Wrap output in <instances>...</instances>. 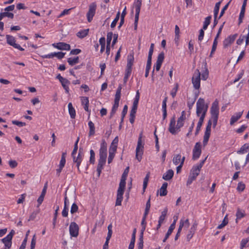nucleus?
Instances as JSON below:
<instances>
[{"instance_id": "37", "label": "nucleus", "mask_w": 249, "mask_h": 249, "mask_svg": "<svg viewBox=\"0 0 249 249\" xmlns=\"http://www.w3.org/2000/svg\"><path fill=\"white\" fill-rule=\"evenodd\" d=\"M168 209L167 208H165L164 210L162 212L161 215L159 217V221L160 223H162L163 221L165 219L166 215L167 213Z\"/></svg>"}, {"instance_id": "7", "label": "nucleus", "mask_w": 249, "mask_h": 249, "mask_svg": "<svg viewBox=\"0 0 249 249\" xmlns=\"http://www.w3.org/2000/svg\"><path fill=\"white\" fill-rule=\"evenodd\" d=\"M185 160V157H182L180 154L175 155L173 158L174 164L177 166L176 171H180L182 168Z\"/></svg>"}, {"instance_id": "17", "label": "nucleus", "mask_w": 249, "mask_h": 249, "mask_svg": "<svg viewBox=\"0 0 249 249\" xmlns=\"http://www.w3.org/2000/svg\"><path fill=\"white\" fill-rule=\"evenodd\" d=\"M53 46L60 50H67L69 51L71 49V46L69 44H67L64 42H59L57 43H53Z\"/></svg>"}, {"instance_id": "63", "label": "nucleus", "mask_w": 249, "mask_h": 249, "mask_svg": "<svg viewBox=\"0 0 249 249\" xmlns=\"http://www.w3.org/2000/svg\"><path fill=\"white\" fill-rule=\"evenodd\" d=\"M245 188V184L243 183L242 182H239L238 184V186L237 187V190L238 191L242 192L244 190Z\"/></svg>"}, {"instance_id": "20", "label": "nucleus", "mask_w": 249, "mask_h": 249, "mask_svg": "<svg viewBox=\"0 0 249 249\" xmlns=\"http://www.w3.org/2000/svg\"><path fill=\"white\" fill-rule=\"evenodd\" d=\"M185 119V111L181 112V115L178 119L177 124V130L179 131V129L184 125V120Z\"/></svg>"}, {"instance_id": "2", "label": "nucleus", "mask_w": 249, "mask_h": 249, "mask_svg": "<svg viewBox=\"0 0 249 249\" xmlns=\"http://www.w3.org/2000/svg\"><path fill=\"white\" fill-rule=\"evenodd\" d=\"M128 172H123L121 177V180L119 183V186L117 190V198L116 200L115 205L120 206L123 198V195L124 193L126 179L128 176Z\"/></svg>"}, {"instance_id": "53", "label": "nucleus", "mask_w": 249, "mask_h": 249, "mask_svg": "<svg viewBox=\"0 0 249 249\" xmlns=\"http://www.w3.org/2000/svg\"><path fill=\"white\" fill-rule=\"evenodd\" d=\"M227 215L225 217L223 220L222 221V222L218 225L217 227V229H221L223 228L224 227H225L228 223V220L227 218Z\"/></svg>"}, {"instance_id": "9", "label": "nucleus", "mask_w": 249, "mask_h": 249, "mask_svg": "<svg viewBox=\"0 0 249 249\" xmlns=\"http://www.w3.org/2000/svg\"><path fill=\"white\" fill-rule=\"evenodd\" d=\"M213 124V120L212 118L209 120L207 126L206 127L204 135L203 137V144L204 146H206L209 141V138L210 137L211 132V127Z\"/></svg>"}, {"instance_id": "27", "label": "nucleus", "mask_w": 249, "mask_h": 249, "mask_svg": "<svg viewBox=\"0 0 249 249\" xmlns=\"http://www.w3.org/2000/svg\"><path fill=\"white\" fill-rule=\"evenodd\" d=\"M88 126L89 129V136H91L94 135L95 132L94 124L91 121H89L88 122Z\"/></svg>"}, {"instance_id": "18", "label": "nucleus", "mask_w": 249, "mask_h": 249, "mask_svg": "<svg viewBox=\"0 0 249 249\" xmlns=\"http://www.w3.org/2000/svg\"><path fill=\"white\" fill-rule=\"evenodd\" d=\"M176 120L175 118H173L171 119L169 126V131L173 135H175L179 131L178 130H177V126H175Z\"/></svg>"}, {"instance_id": "6", "label": "nucleus", "mask_w": 249, "mask_h": 249, "mask_svg": "<svg viewBox=\"0 0 249 249\" xmlns=\"http://www.w3.org/2000/svg\"><path fill=\"white\" fill-rule=\"evenodd\" d=\"M71 156L73 158L74 165L77 167V169L79 171H80V170H82L83 169L80 168V166L84 156L83 149L81 148L79 149L78 154L77 156H76V154Z\"/></svg>"}, {"instance_id": "51", "label": "nucleus", "mask_w": 249, "mask_h": 249, "mask_svg": "<svg viewBox=\"0 0 249 249\" xmlns=\"http://www.w3.org/2000/svg\"><path fill=\"white\" fill-rule=\"evenodd\" d=\"M121 87L119 88L117 90V91H116V94H115L114 101L119 102L120 98H121Z\"/></svg>"}, {"instance_id": "45", "label": "nucleus", "mask_w": 249, "mask_h": 249, "mask_svg": "<svg viewBox=\"0 0 249 249\" xmlns=\"http://www.w3.org/2000/svg\"><path fill=\"white\" fill-rule=\"evenodd\" d=\"M132 71V68L126 67L125 72V75L124 77V80L126 81L128 77L130 76Z\"/></svg>"}, {"instance_id": "19", "label": "nucleus", "mask_w": 249, "mask_h": 249, "mask_svg": "<svg viewBox=\"0 0 249 249\" xmlns=\"http://www.w3.org/2000/svg\"><path fill=\"white\" fill-rule=\"evenodd\" d=\"M197 226V223L196 222H195L190 229L189 232L186 236L187 240L188 241H190V240L193 237L196 230Z\"/></svg>"}, {"instance_id": "21", "label": "nucleus", "mask_w": 249, "mask_h": 249, "mask_svg": "<svg viewBox=\"0 0 249 249\" xmlns=\"http://www.w3.org/2000/svg\"><path fill=\"white\" fill-rule=\"evenodd\" d=\"M199 172H193L191 173L188 177V180L187 181L186 185H190L194 180H196V177L198 176Z\"/></svg>"}, {"instance_id": "58", "label": "nucleus", "mask_w": 249, "mask_h": 249, "mask_svg": "<svg viewBox=\"0 0 249 249\" xmlns=\"http://www.w3.org/2000/svg\"><path fill=\"white\" fill-rule=\"evenodd\" d=\"M12 124H15L19 127H23L26 125V123L24 122H20L18 121L13 120L12 122Z\"/></svg>"}, {"instance_id": "42", "label": "nucleus", "mask_w": 249, "mask_h": 249, "mask_svg": "<svg viewBox=\"0 0 249 249\" xmlns=\"http://www.w3.org/2000/svg\"><path fill=\"white\" fill-rule=\"evenodd\" d=\"M59 207L58 206L56 207V210H55V212L54 213V216L53 220V229H54L55 228V225L56 222V219L58 215V211L59 210Z\"/></svg>"}, {"instance_id": "56", "label": "nucleus", "mask_w": 249, "mask_h": 249, "mask_svg": "<svg viewBox=\"0 0 249 249\" xmlns=\"http://www.w3.org/2000/svg\"><path fill=\"white\" fill-rule=\"evenodd\" d=\"M113 35H114L112 32H109L107 33V45H110Z\"/></svg>"}, {"instance_id": "28", "label": "nucleus", "mask_w": 249, "mask_h": 249, "mask_svg": "<svg viewBox=\"0 0 249 249\" xmlns=\"http://www.w3.org/2000/svg\"><path fill=\"white\" fill-rule=\"evenodd\" d=\"M89 30L88 29L82 30L79 31L76 34V35L78 37H79L80 38H83L88 35V34L89 33Z\"/></svg>"}, {"instance_id": "39", "label": "nucleus", "mask_w": 249, "mask_h": 249, "mask_svg": "<svg viewBox=\"0 0 249 249\" xmlns=\"http://www.w3.org/2000/svg\"><path fill=\"white\" fill-rule=\"evenodd\" d=\"M174 172H166L162 176V178L165 180H169L172 178Z\"/></svg>"}, {"instance_id": "1", "label": "nucleus", "mask_w": 249, "mask_h": 249, "mask_svg": "<svg viewBox=\"0 0 249 249\" xmlns=\"http://www.w3.org/2000/svg\"><path fill=\"white\" fill-rule=\"evenodd\" d=\"M107 158V143L103 140L100 144L99 149V159L97 168V171H101L104 165L105 164Z\"/></svg>"}, {"instance_id": "62", "label": "nucleus", "mask_w": 249, "mask_h": 249, "mask_svg": "<svg viewBox=\"0 0 249 249\" xmlns=\"http://www.w3.org/2000/svg\"><path fill=\"white\" fill-rule=\"evenodd\" d=\"M164 58V55L163 53H161L159 54L157 60V62L162 63Z\"/></svg>"}, {"instance_id": "49", "label": "nucleus", "mask_w": 249, "mask_h": 249, "mask_svg": "<svg viewBox=\"0 0 249 249\" xmlns=\"http://www.w3.org/2000/svg\"><path fill=\"white\" fill-rule=\"evenodd\" d=\"M217 39H216V37L214 38V41L213 42V46H212V50H211V54H210V56H212V54L215 51V50L216 49V47H217V43H218Z\"/></svg>"}, {"instance_id": "3", "label": "nucleus", "mask_w": 249, "mask_h": 249, "mask_svg": "<svg viewBox=\"0 0 249 249\" xmlns=\"http://www.w3.org/2000/svg\"><path fill=\"white\" fill-rule=\"evenodd\" d=\"M196 113L200 119H204L208 110V106L205 104L204 99L200 98L198 99L196 104Z\"/></svg>"}, {"instance_id": "12", "label": "nucleus", "mask_w": 249, "mask_h": 249, "mask_svg": "<svg viewBox=\"0 0 249 249\" xmlns=\"http://www.w3.org/2000/svg\"><path fill=\"white\" fill-rule=\"evenodd\" d=\"M6 42L8 44L12 46L14 48L17 49L21 51H24V49L22 48L20 45L16 43V40L15 38L12 36L7 35L6 36Z\"/></svg>"}, {"instance_id": "48", "label": "nucleus", "mask_w": 249, "mask_h": 249, "mask_svg": "<svg viewBox=\"0 0 249 249\" xmlns=\"http://www.w3.org/2000/svg\"><path fill=\"white\" fill-rule=\"evenodd\" d=\"M178 88V84L176 83L175 85V87L171 90L170 94L172 96L173 98H174L177 94Z\"/></svg>"}, {"instance_id": "11", "label": "nucleus", "mask_w": 249, "mask_h": 249, "mask_svg": "<svg viewBox=\"0 0 249 249\" xmlns=\"http://www.w3.org/2000/svg\"><path fill=\"white\" fill-rule=\"evenodd\" d=\"M56 79H57L59 82L61 83L62 86L65 89V92L67 94L69 93L70 92V88L69 86L70 85V81H69L67 79L63 77L60 74H57L56 76Z\"/></svg>"}, {"instance_id": "44", "label": "nucleus", "mask_w": 249, "mask_h": 249, "mask_svg": "<svg viewBox=\"0 0 249 249\" xmlns=\"http://www.w3.org/2000/svg\"><path fill=\"white\" fill-rule=\"evenodd\" d=\"M89 161L90 163L93 164L95 161V153L93 150H90V157Z\"/></svg>"}, {"instance_id": "10", "label": "nucleus", "mask_w": 249, "mask_h": 249, "mask_svg": "<svg viewBox=\"0 0 249 249\" xmlns=\"http://www.w3.org/2000/svg\"><path fill=\"white\" fill-rule=\"evenodd\" d=\"M97 9V4L95 2H92L89 5V10L87 13V18L88 22H90L95 14Z\"/></svg>"}, {"instance_id": "35", "label": "nucleus", "mask_w": 249, "mask_h": 249, "mask_svg": "<svg viewBox=\"0 0 249 249\" xmlns=\"http://www.w3.org/2000/svg\"><path fill=\"white\" fill-rule=\"evenodd\" d=\"M220 4H221L220 1L216 3L214 8L213 13H214V18H215V21H216V18L217 17V15H218V14L219 12Z\"/></svg>"}, {"instance_id": "47", "label": "nucleus", "mask_w": 249, "mask_h": 249, "mask_svg": "<svg viewBox=\"0 0 249 249\" xmlns=\"http://www.w3.org/2000/svg\"><path fill=\"white\" fill-rule=\"evenodd\" d=\"M150 207H151V204H150V196L146 203L145 209V211H144V214H145V215H148L149 210H150Z\"/></svg>"}, {"instance_id": "22", "label": "nucleus", "mask_w": 249, "mask_h": 249, "mask_svg": "<svg viewBox=\"0 0 249 249\" xmlns=\"http://www.w3.org/2000/svg\"><path fill=\"white\" fill-rule=\"evenodd\" d=\"M243 111L236 113L232 115L231 118L230 124L233 125L234 123L237 121L242 116Z\"/></svg>"}, {"instance_id": "8", "label": "nucleus", "mask_w": 249, "mask_h": 249, "mask_svg": "<svg viewBox=\"0 0 249 249\" xmlns=\"http://www.w3.org/2000/svg\"><path fill=\"white\" fill-rule=\"evenodd\" d=\"M200 75L199 71L196 69L193 75L192 82L195 89L199 90L200 87Z\"/></svg>"}, {"instance_id": "25", "label": "nucleus", "mask_w": 249, "mask_h": 249, "mask_svg": "<svg viewBox=\"0 0 249 249\" xmlns=\"http://www.w3.org/2000/svg\"><path fill=\"white\" fill-rule=\"evenodd\" d=\"M68 109L70 115L72 119H74L75 117L76 113L74 108L72 107V105L71 103L68 104Z\"/></svg>"}, {"instance_id": "41", "label": "nucleus", "mask_w": 249, "mask_h": 249, "mask_svg": "<svg viewBox=\"0 0 249 249\" xmlns=\"http://www.w3.org/2000/svg\"><path fill=\"white\" fill-rule=\"evenodd\" d=\"M211 16H208L205 18V20L203 22V29L204 30H206L208 25L210 24L211 22Z\"/></svg>"}, {"instance_id": "36", "label": "nucleus", "mask_w": 249, "mask_h": 249, "mask_svg": "<svg viewBox=\"0 0 249 249\" xmlns=\"http://www.w3.org/2000/svg\"><path fill=\"white\" fill-rule=\"evenodd\" d=\"M201 75L203 80H206L209 77V71L206 65H205L204 70L202 72Z\"/></svg>"}, {"instance_id": "59", "label": "nucleus", "mask_w": 249, "mask_h": 249, "mask_svg": "<svg viewBox=\"0 0 249 249\" xmlns=\"http://www.w3.org/2000/svg\"><path fill=\"white\" fill-rule=\"evenodd\" d=\"M183 224V227L185 228H188L190 225V223L188 219H186L185 220L181 219L180 221L179 224Z\"/></svg>"}, {"instance_id": "54", "label": "nucleus", "mask_w": 249, "mask_h": 249, "mask_svg": "<svg viewBox=\"0 0 249 249\" xmlns=\"http://www.w3.org/2000/svg\"><path fill=\"white\" fill-rule=\"evenodd\" d=\"M65 163L66 160L61 159L58 166V169L56 170V171H61L64 167Z\"/></svg>"}, {"instance_id": "46", "label": "nucleus", "mask_w": 249, "mask_h": 249, "mask_svg": "<svg viewBox=\"0 0 249 249\" xmlns=\"http://www.w3.org/2000/svg\"><path fill=\"white\" fill-rule=\"evenodd\" d=\"M205 160H206V159L205 160H202L199 164H196V165L194 166L193 168V171H199L201 169L203 164H204V162H205Z\"/></svg>"}, {"instance_id": "38", "label": "nucleus", "mask_w": 249, "mask_h": 249, "mask_svg": "<svg viewBox=\"0 0 249 249\" xmlns=\"http://www.w3.org/2000/svg\"><path fill=\"white\" fill-rule=\"evenodd\" d=\"M204 120V119H202H202L199 118L198 122L197 123L196 130V132H195L196 135H197L199 133V132L201 129V127L202 125Z\"/></svg>"}, {"instance_id": "55", "label": "nucleus", "mask_w": 249, "mask_h": 249, "mask_svg": "<svg viewBox=\"0 0 249 249\" xmlns=\"http://www.w3.org/2000/svg\"><path fill=\"white\" fill-rule=\"evenodd\" d=\"M174 229H172V228L169 227V228L167 232V233L165 234V237L163 240V242H165L167 239L169 238V236L172 233L173 230Z\"/></svg>"}, {"instance_id": "43", "label": "nucleus", "mask_w": 249, "mask_h": 249, "mask_svg": "<svg viewBox=\"0 0 249 249\" xmlns=\"http://www.w3.org/2000/svg\"><path fill=\"white\" fill-rule=\"evenodd\" d=\"M120 15V12H118L115 18L111 23L110 27L111 28H114L116 26V24L119 19Z\"/></svg>"}, {"instance_id": "24", "label": "nucleus", "mask_w": 249, "mask_h": 249, "mask_svg": "<svg viewBox=\"0 0 249 249\" xmlns=\"http://www.w3.org/2000/svg\"><path fill=\"white\" fill-rule=\"evenodd\" d=\"M117 150H115L114 148H109V156L108 157V163H110L114 158L115 153Z\"/></svg>"}, {"instance_id": "32", "label": "nucleus", "mask_w": 249, "mask_h": 249, "mask_svg": "<svg viewBox=\"0 0 249 249\" xmlns=\"http://www.w3.org/2000/svg\"><path fill=\"white\" fill-rule=\"evenodd\" d=\"M139 100H140V93H139V91L138 90L136 92L135 97L133 102V105L132 107H134V108H138Z\"/></svg>"}, {"instance_id": "61", "label": "nucleus", "mask_w": 249, "mask_h": 249, "mask_svg": "<svg viewBox=\"0 0 249 249\" xmlns=\"http://www.w3.org/2000/svg\"><path fill=\"white\" fill-rule=\"evenodd\" d=\"M249 238L243 239L241 242L240 249H243L246 246V245L249 242Z\"/></svg>"}, {"instance_id": "57", "label": "nucleus", "mask_w": 249, "mask_h": 249, "mask_svg": "<svg viewBox=\"0 0 249 249\" xmlns=\"http://www.w3.org/2000/svg\"><path fill=\"white\" fill-rule=\"evenodd\" d=\"M78 210V207L75 203H73L71 208V213L73 214L77 212Z\"/></svg>"}, {"instance_id": "50", "label": "nucleus", "mask_w": 249, "mask_h": 249, "mask_svg": "<svg viewBox=\"0 0 249 249\" xmlns=\"http://www.w3.org/2000/svg\"><path fill=\"white\" fill-rule=\"evenodd\" d=\"M118 142V138L116 137L112 142L109 148H114L115 150H117Z\"/></svg>"}, {"instance_id": "23", "label": "nucleus", "mask_w": 249, "mask_h": 249, "mask_svg": "<svg viewBox=\"0 0 249 249\" xmlns=\"http://www.w3.org/2000/svg\"><path fill=\"white\" fill-rule=\"evenodd\" d=\"M12 238L7 235L5 237L2 239L1 241L7 248L10 249L12 246Z\"/></svg>"}, {"instance_id": "33", "label": "nucleus", "mask_w": 249, "mask_h": 249, "mask_svg": "<svg viewBox=\"0 0 249 249\" xmlns=\"http://www.w3.org/2000/svg\"><path fill=\"white\" fill-rule=\"evenodd\" d=\"M79 58L78 56H76L73 58L70 57L68 59V62L71 66H73L74 65L77 64L79 62Z\"/></svg>"}, {"instance_id": "60", "label": "nucleus", "mask_w": 249, "mask_h": 249, "mask_svg": "<svg viewBox=\"0 0 249 249\" xmlns=\"http://www.w3.org/2000/svg\"><path fill=\"white\" fill-rule=\"evenodd\" d=\"M39 213V210H38L36 211L33 212L29 217L28 221L33 220L36 217L37 214Z\"/></svg>"}, {"instance_id": "4", "label": "nucleus", "mask_w": 249, "mask_h": 249, "mask_svg": "<svg viewBox=\"0 0 249 249\" xmlns=\"http://www.w3.org/2000/svg\"><path fill=\"white\" fill-rule=\"evenodd\" d=\"M211 114L213 120V126L215 128L217 125L219 115L218 101L215 100L212 104L211 108Z\"/></svg>"}, {"instance_id": "29", "label": "nucleus", "mask_w": 249, "mask_h": 249, "mask_svg": "<svg viewBox=\"0 0 249 249\" xmlns=\"http://www.w3.org/2000/svg\"><path fill=\"white\" fill-rule=\"evenodd\" d=\"M246 214L244 210H241L239 208L237 209V212L236 213V222H237V220L240 219L244 217H245Z\"/></svg>"}, {"instance_id": "40", "label": "nucleus", "mask_w": 249, "mask_h": 249, "mask_svg": "<svg viewBox=\"0 0 249 249\" xmlns=\"http://www.w3.org/2000/svg\"><path fill=\"white\" fill-rule=\"evenodd\" d=\"M119 102L114 101V103L113 104V106L112 107L111 112H110V117H112L115 112H116L118 107H119Z\"/></svg>"}, {"instance_id": "52", "label": "nucleus", "mask_w": 249, "mask_h": 249, "mask_svg": "<svg viewBox=\"0 0 249 249\" xmlns=\"http://www.w3.org/2000/svg\"><path fill=\"white\" fill-rule=\"evenodd\" d=\"M246 6V5H242V6L240 15H239V20H241L240 22L242 21V18L244 17Z\"/></svg>"}, {"instance_id": "13", "label": "nucleus", "mask_w": 249, "mask_h": 249, "mask_svg": "<svg viewBox=\"0 0 249 249\" xmlns=\"http://www.w3.org/2000/svg\"><path fill=\"white\" fill-rule=\"evenodd\" d=\"M201 154V145L200 142H196L193 149V159H198Z\"/></svg>"}, {"instance_id": "30", "label": "nucleus", "mask_w": 249, "mask_h": 249, "mask_svg": "<svg viewBox=\"0 0 249 249\" xmlns=\"http://www.w3.org/2000/svg\"><path fill=\"white\" fill-rule=\"evenodd\" d=\"M134 56L133 54H129L127 58V65L126 67H131L133 66L134 62Z\"/></svg>"}, {"instance_id": "34", "label": "nucleus", "mask_w": 249, "mask_h": 249, "mask_svg": "<svg viewBox=\"0 0 249 249\" xmlns=\"http://www.w3.org/2000/svg\"><path fill=\"white\" fill-rule=\"evenodd\" d=\"M149 177H150V173L148 172L145 177L144 178V179H143V188H142V190H143V193L145 192V189L147 186V184H148V181H149Z\"/></svg>"}, {"instance_id": "16", "label": "nucleus", "mask_w": 249, "mask_h": 249, "mask_svg": "<svg viewBox=\"0 0 249 249\" xmlns=\"http://www.w3.org/2000/svg\"><path fill=\"white\" fill-rule=\"evenodd\" d=\"M237 36V35L234 34L230 35L225 38L223 41L224 47L226 48L231 45L234 41Z\"/></svg>"}, {"instance_id": "26", "label": "nucleus", "mask_w": 249, "mask_h": 249, "mask_svg": "<svg viewBox=\"0 0 249 249\" xmlns=\"http://www.w3.org/2000/svg\"><path fill=\"white\" fill-rule=\"evenodd\" d=\"M249 149V143H247L241 146L240 150L237 151V153L239 154H244L246 153Z\"/></svg>"}, {"instance_id": "64", "label": "nucleus", "mask_w": 249, "mask_h": 249, "mask_svg": "<svg viewBox=\"0 0 249 249\" xmlns=\"http://www.w3.org/2000/svg\"><path fill=\"white\" fill-rule=\"evenodd\" d=\"M36 244V234H34L31 243V249H35Z\"/></svg>"}, {"instance_id": "14", "label": "nucleus", "mask_w": 249, "mask_h": 249, "mask_svg": "<svg viewBox=\"0 0 249 249\" xmlns=\"http://www.w3.org/2000/svg\"><path fill=\"white\" fill-rule=\"evenodd\" d=\"M79 229L78 225L75 222H71L69 227L71 236L74 237H77L79 234Z\"/></svg>"}, {"instance_id": "15", "label": "nucleus", "mask_w": 249, "mask_h": 249, "mask_svg": "<svg viewBox=\"0 0 249 249\" xmlns=\"http://www.w3.org/2000/svg\"><path fill=\"white\" fill-rule=\"evenodd\" d=\"M135 22H138L139 14L141 10V7L142 5V0H137L135 3Z\"/></svg>"}, {"instance_id": "5", "label": "nucleus", "mask_w": 249, "mask_h": 249, "mask_svg": "<svg viewBox=\"0 0 249 249\" xmlns=\"http://www.w3.org/2000/svg\"><path fill=\"white\" fill-rule=\"evenodd\" d=\"M142 134L141 133L138 138L137 145L136 149V158L139 161H140L142 159V155L143 153L144 142L142 141Z\"/></svg>"}, {"instance_id": "31", "label": "nucleus", "mask_w": 249, "mask_h": 249, "mask_svg": "<svg viewBox=\"0 0 249 249\" xmlns=\"http://www.w3.org/2000/svg\"><path fill=\"white\" fill-rule=\"evenodd\" d=\"M99 44L101 45L100 53H102L105 49L106 39L104 37H102L99 39Z\"/></svg>"}]
</instances>
